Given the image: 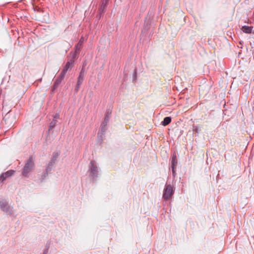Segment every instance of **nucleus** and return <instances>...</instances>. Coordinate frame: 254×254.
I'll list each match as a JSON object with an SVG mask.
<instances>
[{
	"instance_id": "7",
	"label": "nucleus",
	"mask_w": 254,
	"mask_h": 254,
	"mask_svg": "<svg viewBox=\"0 0 254 254\" xmlns=\"http://www.w3.org/2000/svg\"><path fill=\"white\" fill-rule=\"evenodd\" d=\"M14 172H15L14 171H13L12 170H10L7 171V172H6L5 173H2L0 176V183H2L7 178H8L10 177L11 176H12L14 174Z\"/></svg>"
},
{
	"instance_id": "12",
	"label": "nucleus",
	"mask_w": 254,
	"mask_h": 254,
	"mask_svg": "<svg viewBox=\"0 0 254 254\" xmlns=\"http://www.w3.org/2000/svg\"><path fill=\"white\" fill-rule=\"evenodd\" d=\"M253 26H248L246 25H244L242 27V30L245 33L250 34V33H254V31H253Z\"/></svg>"
},
{
	"instance_id": "11",
	"label": "nucleus",
	"mask_w": 254,
	"mask_h": 254,
	"mask_svg": "<svg viewBox=\"0 0 254 254\" xmlns=\"http://www.w3.org/2000/svg\"><path fill=\"white\" fill-rule=\"evenodd\" d=\"M178 164V160L176 153L174 152L172 156L171 168L175 169Z\"/></svg>"
},
{
	"instance_id": "15",
	"label": "nucleus",
	"mask_w": 254,
	"mask_h": 254,
	"mask_svg": "<svg viewBox=\"0 0 254 254\" xmlns=\"http://www.w3.org/2000/svg\"><path fill=\"white\" fill-rule=\"evenodd\" d=\"M54 163V159H52L51 162L49 163L48 167L46 169V175H48L49 172H50L52 170V166L53 163Z\"/></svg>"
},
{
	"instance_id": "21",
	"label": "nucleus",
	"mask_w": 254,
	"mask_h": 254,
	"mask_svg": "<svg viewBox=\"0 0 254 254\" xmlns=\"http://www.w3.org/2000/svg\"><path fill=\"white\" fill-rule=\"evenodd\" d=\"M79 53H75V52L72 55V59L71 60H74V59L76 58V56L77 54H79Z\"/></svg>"
},
{
	"instance_id": "17",
	"label": "nucleus",
	"mask_w": 254,
	"mask_h": 254,
	"mask_svg": "<svg viewBox=\"0 0 254 254\" xmlns=\"http://www.w3.org/2000/svg\"><path fill=\"white\" fill-rule=\"evenodd\" d=\"M111 115V111H107L106 113L105 116L104 120L105 121H109V120L110 119Z\"/></svg>"
},
{
	"instance_id": "8",
	"label": "nucleus",
	"mask_w": 254,
	"mask_h": 254,
	"mask_svg": "<svg viewBox=\"0 0 254 254\" xmlns=\"http://www.w3.org/2000/svg\"><path fill=\"white\" fill-rule=\"evenodd\" d=\"M74 62V61L73 60H70L69 61L67 62L62 72L66 74L68 69H71L72 68Z\"/></svg>"
},
{
	"instance_id": "3",
	"label": "nucleus",
	"mask_w": 254,
	"mask_h": 254,
	"mask_svg": "<svg viewBox=\"0 0 254 254\" xmlns=\"http://www.w3.org/2000/svg\"><path fill=\"white\" fill-rule=\"evenodd\" d=\"M175 190L171 184H166L163 190L162 198L167 201L171 199L174 193Z\"/></svg>"
},
{
	"instance_id": "13",
	"label": "nucleus",
	"mask_w": 254,
	"mask_h": 254,
	"mask_svg": "<svg viewBox=\"0 0 254 254\" xmlns=\"http://www.w3.org/2000/svg\"><path fill=\"white\" fill-rule=\"evenodd\" d=\"M83 43V38L81 37L79 40L78 43L76 45L75 53H79L81 49L82 48Z\"/></svg>"
},
{
	"instance_id": "20",
	"label": "nucleus",
	"mask_w": 254,
	"mask_h": 254,
	"mask_svg": "<svg viewBox=\"0 0 254 254\" xmlns=\"http://www.w3.org/2000/svg\"><path fill=\"white\" fill-rule=\"evenodd\" d=\"M58 156H59L58 153H54L53 158H52V159H54V162L55 161L56 158L58 157Z\"/></svg>"
},
{
	"instance_id": "25",
	"label": "nucleus",
	"mask_w": 254,
	"mask_h": 254,
	"mask_svg": "<svg viewBox=\"0 0 254 254\" xmlns=\"http://www.w3.org/2000/svg\"><path fill=\"white\" fill-rule=\"evenodd\" d=\"M59 117V114H56L55 115V116L54 117V119H56L57 118H58V117Z\"/></svg>"
},
{
	"instance_id": "10",
	"label": "nucleus",
	"mask_w": 254,
	"mask_h": 254,
	"mask_svg": "<svg viewBox=\"0 0 254 254\" xmlns=\"http://www.w3.org/2000/svg\"><path fill=\"white\" fill-rule=\"evenodd\" d=\"M107 130V127L105 125H101V128L99 132L98 133V137L101 140H103V136L104 135L105 132Z\"/></svg>"
},
{
	"instance_id": "6",
	"label": "nucleus",
	"mask_w": 254,
	"mask_h": 254,
	"mask_svg": "<svg viewBox=\"0 0 254 254\" xmlns=\"http://www.w3.org/2000/svg\"><path fill=\"white\" fill-rule=\"evenodd\" d=\"M65 74L64 73L61 72L59 76L58 77V78L56 80L55 82H54V84L52 87V91H54L56 90L58 87L59 86V85L62 82V80L64 79Z\"/></svg>"
},
{
	"instance_id": "2",
	"label": "nucleus",
	"mask_w": 254,
	"mask_h": 254,
	"mask_svg": "<svg viewBox=\"0 0 254 254\" xmlns=\"http://www.w3.org/2000/svg\"><path fill=\"white\" fill-rule=\"evenodd\" d=\"M88 172L90 177L93 180L98 177L99 169L95 161L91 160L90 162Z\"/></svg>"
},
{
	"instance_id": "18",
	"label": "nucleus",
	"mask_w": 254,
	"mask_h": 254,
	"mask_svg": "<svg viewBox=\"0 0 254 254\" xmlns=\"http://www.w3.org/2000/svg\"><path fill=\"white\" fill-rule=\"evenodd\" d=\"M137 78V69L135 68L133 74V81H135Z\"/></svg>"
},
{
	"instance_id": "1",
	"label": "nucleus",
	"mask_w": 254,
	"mask_h": 254,
	"mask_svg": "<svg viewBox=\"0 0 254 254\" xmlns=\"http://www.w3.org/2000/svg\"><path fill=\"white\" fill-rule=\"evenodd\" d=\"M35 168L34 159L32 156H30L27 162L25 164L22 174L26 177H28V174L30 173Z\"/></svg>"
},
{
	"instance_id": "23",
	"label": "nucleus",
	"mask_w": 254,
	"mask_h": 254,
	"mask_svg": "<svg viewBox=\"0 0 254 254\" xmlns=\"http://www.w3.org/2000/svg\"><path fill=\"white\" fill-rule=\"evenodd\" d=\"M175 169H172V174H173V176L174 177H176V172H175Z\"/></svg>"
},
{
	"instance_id": "24",
	"label": "nucleus",
	"mask_w": 254,
	"mask_h": 254,
	"mask_svg": "<svg viewBox=\"0 0 254 254\" xmlns=\"http://www.w3.org/2000/svg\"><path fill=\"white\" fill-rule=\"evenodd\" d=\"M48 249H46L43 252V254H47L48 253Z\"/></svg>"
},
{
	"instance_id": "14",
	"label": "nucleus",
	"mask_w": 254,
	"mask_h": 254,
	"mask_svg": "<svg viewBox=\"0 0 254 254\" xmlns=\"http://www.w3.org/2000/svg\"><path fill=\"white\" fill-rule=\"evenodd\" d=\"M171 118L170 117H165L163 121L162 122V125L164 126H166L169 125L171 122Z\"/></svg>"
},
{
	"instance_id": "22",
	"label": "nucleus",
	"mask_w": 254,
	"mask_h": 254,
	"mask_svg": "<svg viewBox=\"0 0 254 254\" xmlns=\"http://www.w3.org/2000/svg\"><path fill=\"white\" fill-rule=\"evenodd\" d=\"M109 121H105V120H104V121L101 124L102 125H105V126H107V124L108 123Z\"/></svg>"
},
{
	"instance_id": "16",
	"label": "nucleus",
	"mask_w": 254,
	"mask_h": 254,
	"mask_svg": "<svg viewBox=\"0 0 254 254\" xmlns=\"http://www.w3.org/2000/svg\"><path fill=\"white\" fill-rule=\"evenodd\" d=\"M57 124V119H53V120L51 122L50 127H49V130L53 129Z\"/></svg>"
},
{
	"instance_id": "4",
	"label": "nucleus",
	"mask_w": 254,
	"mask_h": 254,
	"mask_svg": "<svg viewBox=\"0 0 254 254\" xmlns=\"http://www.w3.org/2000/svg\"><path fill=\"white\" fill-rule=\"evenodd\" d=\"M85 65H83V67L79 73L77 78V84L75 87V90L76 92H77L80 87L81 85L82 84L84 79V67Z\"/></svg>"
},
{
	"instance_id": "19",
	"label": "nucleus",
	"mask_w": 254,
	"mask_h": 254,
	"mask_svg": "<svg viewBox=\"0 0 254 254\" xmlns=\"http://www.w3.org/2000/svg\"><path fill=\"white\" fill-rule=\"evenodd\" d=\"M192 131L193 132H198V127L196 126H193Z\"/></svg>"
},
{
	"instance_id": "5",
	"label": "nucleus",
	"mask_w": 254,
	"mask_h": 254,
	"mask_svg": "<svg viewBox=\"0 0 254 254\" xmlns=\"http://www.w3.org/2000/svg\"><path fill=\"white\" fill-rule=\"evenodd\" d=\"M0 208L2 211L6 212L8 214H12L11 209L8 206L7 202L5 200H2L0 201Z\"/></svg>"
},
{
	"instance_id": "9",
	"label": "nucleus",
	"mask_w": 254,
	"mask_h": 254,
	"mask_svg": "<svg viewBox=\"0 0 254 254\" xmlns=\"http://www.w3.org/2000/svg\"><path fill=\"white\" fill-rule=\"evenodd\" d=\"M108 2L106 1V0H102L101 2V4L100 5V7L99 9V18H101V17L103 16V14L104 13L105 9L106 7H107V3Z\"/></svg>"
}]
</instances>
